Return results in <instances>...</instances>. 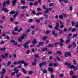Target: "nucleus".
<instances>
[{
  "instance_id": "obj_2",
  "label": "nucleus",
  "mask_w": 78,
  "mask_h": 78,
  "mask_svg": "<svg viewBox=\"0 0 78 78\" xmlns=\"http://www.w3.org/2000/svg\"><path fill=\"white\" fill-rule=\"evenodd\" d=\"M47 64V62H43L39 64V66L40 67H41L42 66L44 65L45 66V65H46Z\"/></svg>"
},
{
  "instance_id": "obj_16",
  "label": "nucleus",
  "mask_w": 78,
  "mask_h": 78,
  "mask_svg": "<svg viewBox=\"0 0 78 78\" xmlns=\"http://www.w3.org/2000/svg\"><path fill=\"white\" fill-rule=\"evenodd\" d=\"M44 44V42H40L38 43V45L40 46L43 45Z\"/></svg>"
},
{
  "instance_id": "obj_56",
  "label": "nucleus",
  "mask_w": 78,
  "mask_h": 78,
  "mask_svg": "<svg viewBox=\"0 0 78 78\" xmlns=\"http://www.w3.org/2000/svg\"><path fill=\"white\" fill-rule=\"evenodd\" d=\"M19 72V70L16 69V71H15V73H16V74H17V73Z\"/></svg>"
},
{
  "instance_id": "obj_36",
  "label": "nucleus",
  "mask_w": 78,
  "mask_h": 78,
  "mask_svg": "<svg viewBox=\"0 0 78 78\" xmlns=\"http://www.w3.org/2000/svg\"><path fill=\"white\" fill-rule=\"evenodd\" d=\"M55 58H56L57 60H58V61H61V59H60L59 57H56Z\"/></svg>"
},
{
  "instance_id": "obj_30",
  "label": "nucleus",
  "mask_w": 78,
  "mask_h": 78,
  "mask_svg": "<svg viewBox=\"0 0 78 78\" xmlns=\"http://www.w3.org/2000/svg\"><path fill=\"white\" fill-rule=\"evenodd\" d=\"M51 32V31L50 30H46V34H49V33H50Z\"/></svg>"
},
{
  "instance_id": "obj_9",
  "label": "nucleus",
  "mask_w": 78,
  "mask_h": 78,
  "mask_svg": "<svg viewBox=\"0 0 78 78\" xmlns=\"http://www.w3.org/2000/svg\"><path fill=\"white\" fill-rule=\"evenodd\" d=\"M65 65H66V66H68V68H69V66H71V64H70V63L68 62H66L65 63Z\"/></svg>"
},
{
  "instance_id": "obj_43",
  "label": "nucleus",
  "mask_w": 78,
  "mask_h": 78,
  "mask_svg": "<svg viewBox=\"0 0 78 78\" xmlns=\"http://www.w3.org/2000/svg\"><path fill=\"white\" fill-rule=\"evenodd\" d=\"M22 9H24V8H28V7L27 6H23L21 7Z\"/></svg>"
},
{
  "instance_id": "obj_12",
  "label": "nucleus",
  "mask_w": 78,
  "mask_h": 78,
  "mask_svg": "<svg viewBox=\"0 0 78 78\" xmlns=\"http://www.w3.org/2000/svg\"><path fill=\"white\" fill-rule=\"evenodd\" d=\"M58 31H59V32H58L59 34H62V33H63V32H64V31L63 30H61L59 29V30H58Z\"/></svg>"
},
{
  "instance_id": "obj_37",
  "label": "nucleus",
  "mask_w": 78,
  "mask_h": 78,
  "mask_svg": "<svg viewBox=\"0 0 78 78\" xmlns=\"http://www.w3.org/2000/svg\"><path fill=\"white\" fill-rule=\"evenodd\" d=\"M58 44H59V43H58V42L55 43H54V46H55V47H57V45H58Z\"/></svg>"
},
{
  "instance_id": "obj_32",
  "label": "nucleus",
  "mask_w": 78,
  "mask_h": 78,
  "mask_svg": "<svg viewBox=\"0 0 78 78\" xmlns=\"http://www.w3.org/2000/svg\"><path fill=\"white\" fill-rule=\"evenodd\" d=\"M71 23L72 26H75V22H74L73 21H72Z\"/></svg>"
},
{
  "instance_id": "obj_53",
  "label": "nucleus",
  "mask_w": 78,
  "mask_h": 78,
  "mask_svg": "<svg viewBox=\"0 0 78 78\" xmlns=\"http://www.w3.org/2000/svg\"><path fill=\"white\" fill-rule=\"evenodd\" d=\"M36 62H33L32 63V65L33 66H36Z\"/></svg>"
},
{
  "instance_id": "obj_18",
  "label": "nucleus",
  "mask_w": 78,
  "mask_h": 78,
  "mask_svg": "<svg viewBox=\"0 0 78 78\" xmlns=\"http://www.w3.org/2000/svg\"><path fill=\"white\" fill-rule=\"evenodd\" d=\"M22 72L24 73V74H27V72H26V71L25 70V69L24 68H22Z\"/></svg>"
},
{
  "instance_id": "obj_41",
  "label": "nucleus",
  "mask_w": 78,
  "mask_h": 78,
  "mask_svg": "<svg viewBox=\"0 0 78 78\" xmlns=\"http://www.w3.org/2000/svg\"><path fill=\"white\" fill-rule=\"evenodd\" d=\"M74 66H75L72 65L71 66H70L69 67H70V69H73V68H74Z\"/></svg>"
},
{
  "instance_id": "obj_45",
  "label": "nucleus",
  "mask_w": 78,
  "mask_h": 78,
  "mask_svg": "<svg viewBox=\"0 0 78 78\" xmlns=\"http://www.w3.org/2000/svg\"><path fill=\"white\" fill-rule=\"evenodd\" d=\"M28 74L29 75H31V74H33V71H29L28 72Z\"/></svg>"
},
{
  "instance_id": "obj_21",
  "label": "nucleus",
  "mask_w": 78,
  "mask_h": 78,
  "mask_svg": "<svg viewBox=\"0 0 78 78\" xmlns=\"http://www.w3.org/2000/svg\"><path fill=\"white\" fill-rule=\"evenodd\" d=\"M6 49V48H0V51H5V50Z\"/></svg>"
},
{
  "instance_id": "obj_20",
  "label": "nucleus",
  "mask_w": 78,
  "mask_h": 78,
  "mask_svg": "<svg viewBox=\"0 0 78 78\" xmlns=\"http://www.w3.org/2000/svg\"><path fill=\"white\" fill-rule=\"evenodd\" d=\"M78 68L76 66H74V68L73 69V70L76 71L78 70Z\"/></svg>"
},
{
  "instance_id": "obj_57",
  "label": "nucleus",
  "mask_w": 78,
  "mask_h": 78,
  "mask_svg": "<svg viewBox=\"0 0 78 78\" xmlns=\"http://www.w3.org/2000/svg\"><path fill=\"white\" fill-rule=\"evenodd\" d=\"M52 6H53V3H51L49 4V6L51 7Z\"/></svg>"
},
{
  "instance_id": "obj_60",
  "label": "nucleus",
  "mask_w": 78,
  "mask_h": 78,
  "mask_svg": "<svg viewBox=\"0 0 78 78\" xmlns=\"http://www.w3.org/2000/svg\"><path fill=\"white\" fill-rule=\"evenodd\" d=\"M51 78H55V76H54L53 74H51Z\"/></svg>"
},
{
  "instance_id": "obj_44",
  "label": "nucleus",
  "mask_w": 78,
  "mask_h": 78,
  "mask_svg": "<svg viewBox=\"0 0 78 78\" xmlns=\"http://www.w3.org/2000/svg\"><path fill=\"white\" fill-rule=\"evenodd\" d=\"M17 15H18V14L17 13H16V14H15L13 16V17L14 18H15L16 17H17Z\"/></svg>"
},
{
  "instance_id": "obj_13",
  "label": "nucleus",
  "mask_w": 78,
  "mask_h": 78,
  "mask_svg": "<svg viewBox=\"0 0 78 78\" xmlns=\"http://www.w3.org/2000/svg\"><path fill=\"white\" fill-rule=\"evenodd\" d=\"M18 26H17L15 28H14V30L15 31H18Z\"/></svg>"
},
{
  "instance_id": "obj_29",
  "label": "nucleus",
  "mask_w": 78,
  "mask_h": 78,
  "mask_svg": "<svg viewBox=\"0 0 78 78\" xmlns=\"http://www.w3.org/2000/svg\"><path fill=\"white\" fill-rule=\"evenodd\" d=\"M48 17V15L47 14V13L45 14L44 15V18L46 19H47Z\"/></svg>"
},
{
  "instance_id": "obj_24",
  "label": "nucleus",
  "mask_w": 78,
  "mask_h": 78,
  "mask_svg": "<svg viewBox=\"0 0 78 78\" xmlns=\"http://www.w3.org/2000/svg\"><path fill=\"white\" fill-rule=\"evenodd\" d=\"M21 2L23 4H25L26 3L25 2V0H21Z\"/></svg>"
},
{
  "instance_id": "obj_42",
  "label": "nucleus",
  "mask_w": 78,
  "mask_h": 78,
  "mask_svg": "<svg viewBox=\"0 0 78 78\" xmlns=\"http://www.w3.org/2000/svg\"><path fill=\"white\" fill-rule=\"evenodd\" d=\"M43 72L44 73H47V71L45 69H43Z\"/></svg>"
},
{
  "instance_id": "obj_51",
  "label": "nucleus",
  "mask_w": 78,
  "mask_h": 78,
  "mask_svg": "<svg viewBox=\"0 0 78 78\" xmlns=\"http://www.w3.org/2000/svg\"><path fill=\"white\" fill-rule=\"evenodd\" d=\"M10 42H12V43H14V42H15V41L14 40H10Z\"/></svg>"
},
{
  "instance_id": "obj_35",
  "label": "nucleus",
  "mask_w": 78,
  "mask_h": 78,
  "mask_svg": "<svg viewBox=\"0 0 78 78\" xmlns=\"http://www.w3.org/2000/svg\"><path fill=\"white\" fill-rule=\"evenodd\" d=\"M73 63L74 65H76V60H74L73 61Z\"/></svg>"
},
{
  "instance_id": "obj_31",
  "label": "nucleus",
  "mask_w": 78,
  "mask_h": 78,
  "mask_svg": "<svg viewBox=\"0 0 78 78\" xmlns=\"http://www.w3.org/2000/svg\"><path fill=\"white\" fill-rule=\"evenodd\" d=\"M15 12H16L14 11H12L10 12L9 14H14V13H15Z\"/></svg>"
},
{
  "instance_id": "obj_27",
  "label": "nucleus",
  "mask_w": 78,
  "mask_h": 78,
  "mask_svg": "<svg viewBox=\"0 0 78 78\" xmlns=\"http://www.w3.org/2000/svg\"><path fill=\"white\" fill-rule=\"evenodd\" d=\"M6 1H5L4 2L3 4H2L3 7H5V6H6Z\"/></svg>"
},
{
  "instance_id": "obj_17",
  "label": "nucleus",
  "mask_w": 78,
  "mask_h": 78,
  "mask_svg": "<svg viewBox=\"0 0 78 78\" xmlns=\"http://www.w3.org/2000/svg\"><path fill=\"white\" fill-rule=\"evenodd\" d=\"M59 18L60 19H62L64 18V17L63 16V15H60L59 16Z\"/></svg>"
},
{
  "instance_id": "obj_49",
  "label": "nucleus",
  "mask_w": 78,
  "mask_h": 78,
  "mask_svg": "<svg viewBox=\"0 0 78 78\" xmlns=\"http://www.w3.org/2000/svg\"><path fill=\"white\" fill-rule=\"evenodd\" d=\"M77 35L78 34H74L73 36V37H76Z\"/></svg>"
},
{
  "instance_id": "obj_33",
  "label": "nucleus",
  "mask_w": 78,
  "mask_h": 78,
  "mask_svg": "<svg viewBox=\"0 0 78 78\" xmlns=\"http://www.w3.org/2000/svg\"><path fill=\"white\" fill-rule=\"evenodd\" d=\"M30 43V41L29 40L27 41L26 43H25V44H26V45H28V44H29Z\"/></svg>"
},
{
  "instance_id": "obj_62",
  "label": "nucleus",
  "mask_w": 78,
  "mask_h": 78,
  "mask_svg": "<svg viewBox=\"0 0 78 78\" xmlns=\"http://www.w3.org/2000/svg\"><path fill=\"white\" fill-rule=\"evenodd\" d=\"M22 28L20 27V28L19 29V30L18 31V33H19V32H20V31H22Z\"/></svg>"
},
{
  "instance_id": "obj_34",
  "label": "nucleus",
  "mask_w": 78,
  "mask_h": 78,
  "mask_svg": "<svg viewBox=\"0 0 78 78\" xmlns=\"http://www.w3.org/2000/svg\"><path fill=\"white\" fill-rule=\"evenodd\" d=\"M20 75H21V73H19L16 76V78H19V76H20Z\"/></svg>"
},
{
  "instance_id": "obj_61",
  "label": "nucleus",
  "mask_w": 78,
  "mask_h": 78,
  "mask_svg": "<svg viewBox=\"0 0 78 78\" xmlns=\"http://www.w3.org/2000/svg\"><path fill=\"white\" fill-rule=\"evenodd\" d=\"M69 9H70V11H72V9H73V8L72 7V6H70Z\"/></svg>"
},
{
  "instance_id": "obj_11",
  "label": "nucleus",
  "mask_w": 78,
  "mask_h": 78,
  "mask_svg": "<svg viewBox=\"0 0 78 78\" xmlns=\"http://www.w3.org/2000/svg\"><path fill=\"white\" fill-rule=\"evenodd\" d=\"M37 41H36V39H34L33 40V41H32V43L33 44H37Z\"/></svg>"
},
{
  "instance_id": "obj_14",
  "label": "nucleus",
  "mask_w": 78,
  "mask_h": 78,
  "mask_svg": "<svg viewBox=\"0 0 78 78\" xmlns=\"http://www.w3.org/2000/svg\"><path fill=\"white\" fill-rule=\"evenodd\" d=\"M23 46L24 47V48H28V47H29V46L27 45V44H23Z\"/></svg>"
},
{
  "instance_id": "obj_47",
  "label": "nucleus",
  "mask_w": 78,
  "mask_h": 78,
  "mask_svg": "<svg viewBox=\"0 0 78 78\" xmlns=\"http://www.w3.org/2000/svg\"><path fill=\"white\" fill-rule=\"evenodd\" d=\"M5 56L6 58H8V53H5Z\"/></svg>"
},
{
  "instance_id": "obj_39",
  "label": "nucleus",
  "mask_w": 78,
  "mask_h": 78,
  "mask_svg": "<svg viewBox=\"0 0 78 78\" xmlns=\"http://www.w3.org/2000/svg\"><path fill=\"white\" fill-rule=\"evenodd\" d=\"M77 30V29H75V28H73L72 30V32H74L75 31H76Z\"/></svg>"
},
{
  "instance_id": "obj_50",
  "label": "nucleus",
  "mask_w": 78,
  "mask_h": 78,
  "mask_svg": "<svg viewBox=\"0 0 78 78\" xmlns=\"http://www.w3.org/2000/svg\"><path fill=\"white\" fill-rule=\"evenodd\" d=\"M75 27L77 28H78V22H77L76 23Z\"/></svg>"
},
{
  "instance_id": "obj_6",
  "label": "nucleus",
  "mask_w": 78,
  "mask_h": 78,
  "mask_svg": "<svg viewBox=\"0 0 78 78\" xmlns=\"http://www.w3.org/2000/svg\"><path fill=\"white\" fill-rule=\"evenodd\" d=\"M16 2H17V0H12L11 2V3L12 4V6H15Z\"/></svg>"
},
{
  "instance_id": "obj_22",
  "label": "nucleus",
  "mask_w": 78,
  "mask_h": 78,
  "mask_svg": "<svg viewBox=\"0 0 78 78\" xmlns=\"http://www.w3.org/2000/svg\"><path fill=\"white\" fill-rule=\"evenodd\" d=\"M45 50H47L48 51V49L47 48H44L42 49V51H45Z\"/></svg>"
},
{
  "instance_id": "obj_46",
  "label": "nucleus",
  "mask_w": 78,
  "mask_h": 78,
  "mask_svg": "<svg viewBox=\"0 0 78 78\" xmlns=\"http://www.w3.org/2000/svg\"><path fill=\"white\" fill-rule=\"evenodd\" d=\"M58 44H59L61 46H63V44L61 42H58Z\"/></svg>"
},
{
  "instance_id": "obj_48",
  "label": "nucleus",
  "mask_w": 78,
  "mask_h": 78,
  "mask_svg": "<svg viewBox=\"0 0 78 78\" xmlns=\"http://www.w3.org/2000/svg\"><path fill=\"white\" fill-rule=\"evenodd\" d=\"M36 22L37 23H39L40 22H41V20H39V19H37L36 20Z\"/></svg>"
},
{
  "instance_id": "obj_54",
  "label": "nucleus",
  "mask_w": 78,
  "mask_h": 78,
  "mask_svg": "<svg viewBox=\"0 0 78 78\" xmlns=\"http://www.w3.org/2000/svg\"><path fill=\"white\" fill-rule=\"evenodd\" d=\"M58 64L57 63H55L54 64V67H56L57 66H58Z\"/></svg>"
},
{
  "instance_id": "obj_63",
  "label": "nucleus",
  "mask_w": 78,
  "mask_h": 78,
  "mask_svg": "<svg viewBox=\"0 0 78 78\" xmlns=\"http://www.w3.org/2000/svg\"><path fill=\"white\" fill-rule=\"evenodd\" d=\"M35 57L36 58H39V55H37V54H36L35 55Z\"/></svg>"
},
{
  "instance_id": "obj_19",
  "label": "nucleus",
  "mask_w": 78,
  "mask_h": 78,
  "mask_svg": "<svg viewBox=\"0 0 78 78\" xmlns=\"http://www.w3.org/2000/svg\"><path fill=\"white\" fill-rule=\"evenodd\" d=\"M5 3L6 5H9L10 4V3H11V2L9 0H7L6 1H5Z\"/></svg>"
},
{
  "instance_id": "obj_52",
  "label": "nucleus",
  "mask_w": 78,
  "mask_h": 78,
  "mask_svg": "<svg viewBox=\"0 0 78 78\" xmlns=\"http://www.w3.org/2000/svg\"><path fill=\"white\" fill-rule=\"evenodd\" d=\"M17 67H15V68H13V70L15 72V71L17 70Z\"/></svg>"
},
{
  "instance_id": "obj_8",
  "label": "nucleus",
  "mask_w": 78,
  "mask_h": 78,
  "mask_svg": "<svg viewBox=\"0 0 78 78\" xmlns=\"http://www.w3.org/2000/svg\"><path fill=\"white\" fill-rule=\"evenodd\" d=\"M69 55V56H71L69 52H66L65 54V57H68V56Z\"/></svg>"
},
{
  "instance_id": "obj_55",
  "label": "nucleus",
  "mask_w": 78,
  "mask_h": 78,
  "mask_svg": "<svg viewBox=\"0 0 78 78\" xmlns=\"http://www.w3.org/2000/svg\"><path fill=\"white\" fill-rule=\"evenodd\" d=\"M73 72L72 71H71L70 72V75H73Z\"/></svg>"
},
{
  "instance_id": "obj_40",
  "label": "nucleus",
  "mask_w": 78,
  "mask_h": 78,
  "mask_svg": "<svg viewBox=\"0 0 78 78\" xmlns=\"http://www.w3.org/2000/svg\"><path fill=\"white\" fill-rule=\"evenodd\" d=\"M11 62L10 61H8L7 62L8 66H10V65H11Z\"/></svg>"
},
{
  "instance_id": "obj_7",
  "label": "nucleus",
  "mask_w": 78,
  "mask_h": 78,
  "mask_svg": "<svg viewBox=\"0 0 78 78\" xmlns=\"http://www.w3.org/2000/svg\"><path fill=\"white\" fill-rule=\"evenodd\" d=\"M1 10L2 11H4L5 12H9V10L5 8H3Z\"/></svg>"
},
{
  "instance_id": "obj_3",
  "label": "nucleus",
  "mask_w": 78,
  "mask_h": 78,
  "mask_svg": "<svg viewBox=\"0 0 78 78\" xmlns=\"http://www.w3.org/2000/svg\"><path fill=\"white\" fill-rule=\"evenodd\" d=\"M48 70L51 73H53L54 71V69L53 68L49 67L48 68Z\"/></svg>"
},
{
  "instance_id": "obj_58",
  "label": "nucleus",
  "mask_w": 78,
  "mask_h": 78,
  "mask_svg": "<svg viewBox=\"0 0 78 78\" xmlns=\"http://www.w3.org/2000/svg\"><path fill=\"white\" fill-rule=\"evenodd\" d=\"M47 37L45 36L43 37L42 39L43 40H46L47 39Z\"/></svg>"
},
{
  "instance_id": "obj_23",
  "label": "nucleus",
  "mask_w": 78,
  "mask_h": 78,
  "mask_svg": "<svg viewBox=\"0 0 78 78\" xmlns=\"http://www.w3.org/2000/svg\"><path fill=\"white\" fill-rule=\"evenodd\" d=\"M12 33L13 35H18V34L16 33V32H14V31H12Z\"/></svg>"
},
{
  "instance_id": "obj_26",
  "label": "nucleus",
  "mask_w": 78,
  "mask_h": 78,
  "mask_svg": "<svg viewBox=\"0 0 78 78\" xmlns=\"http://www.w3.org/2000/svg\"><path fill=\"white\" fill-rule=\"evenodd\" d=\"M46 9V10L44 12V14H46V13H48V12L49 9Z\"/></svg>"
},
{
  "instance_id": "obj_10",
  "label": "nucleus",
  "mask_w": 78,
  "mask_h": 78,
  "mask_svg": "<svg viewBox=\"0 0 78 78\" xmlns=\"http://www.w3.org/2000/svg\"><path fill=\"white\" fill-rule=\"evenodd\" d=\"M70 37H68L67 38V40L66 41V44H68L70 42Z\"/></svg>"
},
{
  "instance_id": "obj_38",
  "label": "nucleus",
  "mask_w": 78,
  "mask_h": 78,
  "mask_svg": "<svg viewBox=\"0 0 78 78\" xmlns=\"http://www.w3.org/2000/svg\"><path fill=\"white\" fill-rule=\"evenodd\" d=\"M59 41H60V42L62 43L64 42V40H63V39L62 38H61L59 40Z\"/></svg>"
},
{
  "instance_id": "obj_1",
  "label": "nucleus",
  "mask_w": 78,
  "mask_h": 78,
  "mask_svg": "<svg viewBox=\"0 0 78 78\" xmlns=\"http://www.w3.org/2000/svg\"><path fill=\"white\" fill-rule=\"evenodd\" d=\"M17 64H24V66H25V67L28 66V63L25 62V60H24L18 61L17 62Z\"/></svg>"
},
{
  "instance_id": "obj_64",
  "label": "nucleus",
  "mask_w": 78,
  "mask_h": 78,
  "mask_svg": "<svg viewBox=\"0 0 78 78\" xmlns=\"http://www.w3.org/2000/svg\"><path fill=\"white\" fill-rule=\"evenodd\" d=\"M47 58V56H45L44 57H43L42 58H41V59L42 60H44V59L45 58Z\"/></svg>"
},
{
  "instance_id": "obj_28",
  "label": "nucleus",
  "mask_w": 78,
  "mask_h": 78,
  "mask_svg": "<svg viewBox=\"0 0 78 78\" xmlns=\"http://www.w3.org/2000/svg\"><path fill=\"white\" fill-rule=\"evenodd\" d=\"M72 45L74 47H76V43L75 42H73L72 44Z\"/></svg>"
},
{
  "instance_id": "obj_5",
  "label": "nucleus",
  "mask_w": 78,
  "mask_h": 78,
  "mask_svg": "<svg viewBox=\"0 0 78 78\" xmlns=\"http://www.w3.org/2000/svg\"><path fill=\"white\" fill-rule=\"evenodd\" d=\"M24 37L23 36H21V37H20V38H18V41L20 42H22V40L23 39H24Z\"/></svg>"
},
{
  "instance_id": "obj_59",
  "label": "nucleus",
  "mask_w": 78,
  "mask_h": 78,
  "mask_svg": "<svg viewBox=\"0 0 78 78\" xmlns=\"http://www.w3.org/2000/svg\"><path fill=\"white\" fill-rule=\"evenodd\" d=\"M30 28H32V29H34L36 28V27L34 26H32L30 27Z\"/></svg>"
},
{
  "instance_id": "obj_4",
  "label": "nucleus",
  "mask_w": 78,
  "mask_h": 78,
  "mask_svg": "<svg viewBox=\"0 0 78 78\" xmlns=\"http://www.w3.org/2000/svg\"><path fill=\"white\" fill-rule=\"evenodd\" d=\"M59 27V23H56V26L55 27L54 29L56 30H59V28H58Z\"/></svg>"
},
{
  "instance_id": "obj_15",
  "label": "nucleus",
  "mask_w": 78,
  "mask_h": 78,
  "mask_svg": "<svg viewBox=\"0 0 78 78\" xmlns=\"http://www.w3.org/2000/svg\"><path fill=\"white\" fill-rule=\"evenodd\" d=\"M53 47V44H49L47 46V47H48L49 48H51V47Z\"/></svg>"
},
{
  "instance_id": "obj_25",
  "label": "nucleus",
  "mask_w": 78,
  "mask_h": 78,
  "mask_svg": "<svg viewBox=\"0 0 78 78\" xmlns=\"http://www.w3.org/2000/svg\"><path fill=\"white\" fill-rule=\"evenodd\" d=\"M57 54H58L59 55H62V52L60 51H57Z\"/></svg>"
}]
</instances>
